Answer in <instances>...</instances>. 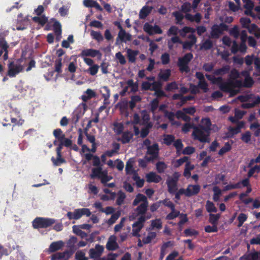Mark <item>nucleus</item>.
<instances>
[{"mask_svg":"<svg viewBox=\"0 0 260 260\" xmlns=\"http://www.w3.org/2000/svg\"><path fill=\"white\" fill-rule=\"evenodd\" d=\"M119 216H120V213L119 212H117V213L113 214L111 215L110 218H109L107 220V223L109 225H111V224H113L118 219Z\"/></svg>","mask_w":260,"mask_h":260,"instance_id":"53","label":"nucleus"},{"mask_svg":"<svg viewBox=\"0 0 260 260\" xmlns=\"http://www.w3.org/2000/svg\"><path fill=\"white\" fill-rule=\"evenodd\" d=\"M224 29L225 27L223 24L215 25L212 28L211 35L213 38H218Z\"/></svg>","mask_w":260,"mask_h":260,"instance_id":"17","label":"nucleus"},{"mask_svg":"<svg viewBox=\"0 0 260 260\" xmlns=\"http://www.w3.org/2000/svg\"><path fill=\"white\" fill-rule=\"evenodd\" d=\"M101 92L102 93L103 96L105 99H108L110 96V90L106 86L102 87L100 90Z\"/></svg>","mask_w":260,"mask_h":260,"instance_id":"62","label":"nucleus"},{"mask_svg":"<svg viewBox=\"0 0 260 260\" xmlns=\"http://www.w3.org/2000/svg\"><path fill=\"white\" fill-rule=\"evenodd\" d=\"M143 29L150 35L154 34H161L162 33V31L159 26L156 25L153 26L148 23H146L144 25Z\"/></svg>","mask_w":260,"mask_h":260,"instance_id":"11","label":"nucleus"},{"mask_svg":"<svg viewBox=\"0 0 260 260\" xmlns=\"http://www.w3.org/2000/svg\"><path fill=\"white\" fill-rule=\"evenodd\" d=\"M260 172V166L256 165L253 168H252L248 173V176L249 177L252 176V175L255 173H259Z\"/></svg>","mask_w":260,"mask_h":260,"instance_id":"64","label":"nucleus"},{"mask_svg":"<svg viewBox=\"0 0 260 260\" xmlns=\"http://www.w3.org/2000/svg\"><path fill=\"white\" fill-rule=\"evenodd\" d=\"M220 218L219 214H210L209 215V221L212 224L217 225V221Z\"/></svg>","mask_w":260,"mask_h":260,"instance_id":"56","label":"nucleus"},{"mask_svg":"<svg viewBox=\"0 0 260 260\" xmlns=\"http://www.w3.org/2000/svg\"><path fill=\"white\" fill-rule=\"evenodd\" d=\"M250 34L254 35L257 38H260V28L255 24L252 23L247 28Z\"/></svg>","mask_w":260,"mask_h":260,"instance_id":"32","label":"nucleus"},{"mask_svg":"<svg viewBox=\"0 0 260 260\" xmlns=\"http://www.w3.org/2000/svg\"><path fill=\"white\" fill-rule=\"evenodd\" d=\"M188 160V157L187 156H184L178 159L175 160L172 162V164L175 168H178L183 165L184 162L186 163Z\"/></svg>","mask_w":260,"mask_h":260,"instance_id":"36","label":"nucleus"},{"mask_svg":"<svg viewBox=\"0 0 260 260\" xmlns=\"http://www.w3.org/2000/svg\"><path fill=\"white\" fill-rule=\"evenodd\" d=\"M23 70V66L19 60L11 62L8 65V75L14 77Z\"/></svg>","mask_w":260,"mask_h":260,"instance_id":"5","label":"nucleus"},{"mask_svg":"<svg viewBox=\"0 0 260 260\" xmlns=\"http://www.w3.org/2000/svg\"><path fill=\"white\" fill-rule=\"evenodd\" d=\"M90 176L92 179L95 177L98 178L101 180V182L104 184L106 183L112 179L111 176L108 175V171L106 170H103L101 167L93 168Z\"/></svg>","mask_w":260,"mask_h":260,"instance_id":"1","label":"nucleus"},{"mask_svg":"<svg viewBox=\"0 0 260 260\" xmlns=\"http://www.w3.org/2000/svg\"><path fill=\"white\" fill-rule=\"evenodd\" d=\"M240 22L243 28H247L250 25V20L248 18H241L240 20Z\"/></svg>","mask_w":260,"mask_h":260,"instance_id":"58","label":"nucleus"},{"mask_svg":"<svg viewBox=\"0 0 260 260\" xmlns=\"http://www.w3.org/2000/svg\"><path fill=\"white\" fill-rule=\"evenodd\" d=\"M73 231L75 234L81 236L82 238H85L87 236V234L81 230V228L79 226H73Z\"/></svg>","mask_w":260,"mask_h":260,"instance_id":"42","label":"nucleus"},{"mask_svg":"<svg viewBox=\"0 0 260 260\" xmlns=\"http://www.w3.org/2000/svg\"><path fill=\"white\" fill-rule=\"evenodd\" d=\"M64 246V243L62 241H58L52 242L49 246L48 252L51 253L59 250Z\"/></svg>","mask_w":260,"mask_h":260,"instance_id":"19","label":"nucleus"},{"mask_svg":"<svg viewBox=\"0 0 260 260\" xmlns=\"http://www.w3.org/2000/svg\"><path fill=\"white\" fill-rule=\"evenodd\" d=\"M34 21L38 22L42 25H44L47 21V18L45 16H37L32 18Z\"/></svg>","mask_w":260,"mask_h":260,"instance_id":"50","label":"nucleus"},{"mask_svg":"<svg viewBox=\"0 0 260 260\" xmlns=\"http://www.w3.org/2000/svg\"><path fill=\"white\" fill-rule=\"evenodd\" d=\"M158 153V145L157 144H154L147 149V153L151 155L152 156L149 158L151 160L154 158L157 157Z\"/></svg>","mask_w":260,"mask_h":260,"instance_id":"25","label":"nucleus"},{"mask_svg":"<svg viewBox=\"0 0 260 260\" xmlns=\"http://www.w3.org/2000/svg\"><path fill=\"white\" fill-rule=\"evenodd\" d=\"M126 86L124 88L123 91L121 92V94L123 95L124 93L126 92L128 90V88L131 89V91L132 92H136L138 90V85L132 80H129L126 82Z\"/></svg>","mask_w":260,"mask_h":260,"instance_id":"27","label":"nucleus"},{"mask_svg":"<svg viewBox=\"0 0 260 260\" xmlns=\"http://www.w3.org/2000/svg\"><path fill=\"white\" fill-rule=\"evenodd\" d=\"M211 125L210 120L208 118H205L202 119L201 125L199 126L210 132L211 130Z\"/></svg>","mask_w":260,"mask_h":260,"instance_id":"30","label":"nucleus"},{"mask_svg":"<svg viewBox=\"0 0 260 260\" xmlns=\"http://www.w3.org/2000/svg\"><path fill=\"white\" fill-rule=\"evenodd\" d=\"M175 138L173 136L168 135L164 136V142L165 144L169 145L174 140Z\"/></svg>","mask_w":260,"mask_h":260,"instance_id":"63","label":"nucleus"},{"mask_svg":"<svg viewBox=\"0 0 260 260\" xmlns=\"http://www.w3.org/2000/svg\"><path fill=\"white\" fill-rule=\"evenodd\" d=\"M200 189L199 185H189L186 189L183 188L181 192H184V194L186 197H191L198 194Z\"/></svg>","mask_w":260,"mask_h":260,"instance_id":"9","label":"nucleus"},{"mask_svg":"<svg viewBox=\"0 0 260 260\" xmlns=\"http://www.w3.org/2000/svg\"><path fill=\"white\" fill-rule=\"evenodd\" d=\"M250 34L254 35L257 38H260V28L255 24L252 23L247 28Z\"/></svg>","mask_w":260,"mask_h":260,"instance_id":"31","label":"nucleus"},{"mask_svg":"<svg viewBox=\"0 0 260 260\" xmlns=\"http://www.w3.org/2000/svg\"><path fill=\"white\" fill-rule=\"evenodd\" d=\"M194 32V29L191 27H184L183 29L179 30L180 35L182 37H185L186 34L187 33H191L192 34L193 32Z\"/></svg>","mask_w":260,"mask_h":260,"instance_id":"49","label":"nucleus"},{"mask_svg":"<svg viewBox=\"0 0 260 260\" xmlns=\"http://www.w3.org/2000/svg\"><path fill=\"white\" fill-rule=\"evenodd\" d=\"M236 4H235L233 2H230L229 3V6L230 9L233 11H236V10H238L240 8V1L239 0H236L235 1Z\"/></svg>","mask_w":260,"mask_h":260,"instance_id":"57","label":"nucleus"},{"mask_svg":"<svg viewBox=\"0 0 260 260\" xmlns=\"http://www.w3.org/2000/svg\"><path fill=\"white\" fill-rule=\"evenodd\" d=\"M180 215L179 211L176 210L175 208L171 210V213H170L166 217L167 219L171 220L173 219Z\"/></svg>","mask_w":260,"mask_h":260,"instance_id":"48","label":"nucleus"},{"mask_svg":"<svg viewBox=\"0 0 260 260\" xmlns=\"http://www.w3.org/2000/svg\"><path fill=\"white\" fill-rule=\"evenodd\" d=\"M55 222L53 219L37 218L33 221V226L35 228H46Z\"/></svg>","mask_w":260,"mask_h":260,"instance_id":"6","label":"nucleus"},{"mask_svg":"<svg viewBox=\"0 0 260 260\" xmlns=\"http://www.w3.org/2000/svg\"><path fill=\"white\" fill-rule=\"evenodd\" d=\"M260 257V252H255L241 258V260H257Z\"/></svg>","mask_w":260,"mask_h":260,"instance_id":"35","label":"nucleus"},{"mask_svg":"<svg viewBox=\"0 0 260 260\" xmlns=\"http://www.w3.org/2000/svg\"><path fill=\"white\" fill-rule=\"evenodd\" d=\"M133 135L132 133L126 132L122 134L120 140L122 143H129L133 138Z\"/></svg>","mask_w":260,"mask_h":260,"instance_id":"33","label":"nucleus"},{"mask_svg":"<svg viewBox=\"0 0 260 260\" xmlns=\"http://www.w3.org/2000/svg\"><path fill=\"white\" fill-rule=\"evenodd\" d=\"M188 39L190 40L189 41L182 42L181 44H182L183 48L184 49H190L196 43L197 39L193 34L189 35Z\"/></svg>","mask_w":260,"mask_h":260,"instance_id":"21","label":"nucleus"},{"mask_svg":"<svg viewBox=\"0 0 260 260\" xmlns=\"http://www.w3.org/2000/svg\"><path fill=\"white\" fill-rule=\"evenodd\" d=\"M150 216L146 218L144 216H141L138 218V221L135 222L133 225L132 235L134 236L139 237V232L144 226V223L147 219L150 218Z\"/></svg>","mask_w":260,"mask_h":260,"instance_id":"7","label":"nucleus"},{"mask_svg":"<svg viewBox=\"0 0 260 260\" xmlns=\"http://www.w3.org/2000/svg\"><path fill=\"white\" fill-rule=\"evenodd\" d=\"M75 256L77 260H88V257L85 256V253L82 251H78Z\"/></svg>","mask_w":260,"mask_h":260,"instance_id":"61","label":"nucleus"},{"mask_svg":"<svg viewBox=\"0 0 260 260\" xmlns=\"http://www.w3.org/2000/svg\"><path fill=\"white\" fill-rule=\"evenodd\" d=\"M178 31L179 32L178 28L177 27L172 26L169 29L167 32V35L168 36H177Z\"/></svg>","mask_w":260,"mask_h":260,"instance_id":"60","label":"nucleus"},{"mask_svg":"<svg viewBox=\"0 0 260 260\" xmlns=\"http://www.w3.org/2000/svg\"><path fill=\"white\" fill-rule=\"evenodd\" d=\"M148 182L158 183L161 180V177L156 173L151 172L146 175Z\"/></svg>","mask_w":260,"mask_h":260,"instance_id":"18","label":"nucleus"},{"mask_svg":"<svg viewBox=\"0 0 260 260\" xmlns=\"http://www.w3.org/2000/svg\"><path fill=\"white\" fill-rule=\"evenodd\" d=\"M80 56L82 57H84L86 56L94 57L97 56L99 59H101L102 57V53L100 52V51L97 50L93 49H87L82 50V51L81 53Z\"/></svg>","mask_w":260,"mask_h":260,"instance_id":"13","label":"nucleus"},{"mask_svg":"<svg viewBox=\"0 0 260 260\" xmlns=\"http://www.w3.org/2000/svg\"><path fill=\"white\" fill-rule=\"evenodd\" d=\"M244 3V7L246 9L245 11V14L254 17V15L252 12V9L253 7V4L250 0H242Z\"/></svg>","mask_w":260,"mask_h":260,"instance_id":"20","label":"nucleus"},{"mask_svg":"<svg viewBox=\"0 0 260 260\" xmlns=\"http://www.w3.org/2000/svg\"><path fill=\"white\" fill-rule=\"evenodd\" d=\"M135 163L134 159L133 158H130L127 161L125 167L126 173L128 175H136V172L133 168L134 164Z\"/></svg>","mask_w":260,"mask_h":260,"instance_id":"23","label":"nucleus"},{"mask_svg":"<svg viewBox=\"0 0 260 260\" xmlns=\"http://www.w3.org/2000/svg\"><path fill=\"white\" fill-rule=\"evenodd\" d=\"M115 59L121 64H124L126 63L125 58L120 52H118L116 53Z\"/></svg>","mask_w":260,"mask_h":260,"instance_id":"52","label":"nucleus"},{"mask_svg":"<svg viewBox=\"0 0 260 260\" xmlns=\"http://www.w3.org/2000/svg\"><path fill=\"white\" fill-rule=\"evenodd\" d=\"M99 66L98 64H94L89 67L88 70V72L92 76H94L97 74L99 71Z\"/></svg>","mask_w":260,"mask_h":260,"instance_id":"59","label":"nucleus"},{"mask_svg":"<svg viewBox=\"0 0 260 260\" xmlns=\"http://www.w3.org/2000/svg\"><path fill=\"white\" fill-rule=\"evenodd\" d=\"M131 40V35L126 32L125 30L119 31L116 39V44H117L119 41L126 42L127 41H130Z\"/></svg>","mask_w":260,"mask_h":260,"instance_id":"14","label":"nucleus"},{"mask_svg":"<svg viewBox=\"0 0 260 260\" xmlns=\"http://www.w3.org/2000/svg\"><path fill=\"white\" fill-rule=\"evenodd\" d=\"M91 37L98 42H101L103 40V37L100 32L91 30L90 32Z\"/></svg>","mask_w":260,"mask_h":260,"instance_id":"51","label":"nucleus"},{"mask_svg":"<svg viewBox=\"0 0 260 260\" xmlns=\"http://www.w3.org/2000/svg\"><path fill=\"white\" fill-rule=\"evenodd\" d=\"M175 43L182 44V42L181 41L179 37L175 36H173L170 40L168 41V47L170 49H172L173 47V44Z\"/></svg>","mask_w":260,"mask_h":260,"instance_id":"39","label":"nucleus"},{"mask_svg":"<svg viewBox=\"0 0 260 260\" xmlns=\"http://www.w3.org/2000/svg\"><path fill=\"white\" fill-rule=\"evenodd\" d=\"M241 76H242L243 80H244V82H242V86L243 85L245 87H250L252 85L253 80L252 78L249 77L248 72L244 71L242 72Z\"/></svg>","mask_w":260,"mask_h":260,"instance_id":"22","label":"nucleus"},{"mask_svg":"<svg viewBox=\"0 0 260 260\" xmlns=\"http://www.w3.org/2000/svg\"><path fill=\"white\" fill-rule=\"evenodd\" d=\"M193 55L191 53L185 54L182 58H180L178 60V65L180 70L182 72H187L188 70L187 64L192 58Z\"/></svg>","mask_w":260,"mask_h":260,"instance_id":"8","label":"nucleus"},{"mask_svg":"<svg viewBox=\"0 0 260 260\" xmlns=\"http://www.w3.org/2000/svg\"><path fill=\"white\" fill-rule=\"evenodd\" d=\"M145 202H148L146 197L142 194H138L133 201V205L137 206L139 203H144Z\"/></svg>","mask_w":260,"mask_h":260,"instance_id":"34","label":"nucleus"},{"mask_svg":"<svg viewBox=\"0 0 260 260\" xmlns=\"http://www.w3.org/2000/svg\"><path fill=\"white\" fill-rule=\"evenodd\" d=\"M91 214V212L88 208H82L76 209L74 212H69L67 213V216L70 219L77 220L80 218L82 215L90 216Z\"/></svg>","mask_w":260,"mask_h":260,"instance_id":"4","label":"nucleus"},{"mask_svg":"<svg viewBox=\"0 0 260 260\" xmlns=\"http://www.w3.org/2000/svg\"><path fill=\"white\" fill-rule=\"evenodd\" d=\"M53 135L59 141H62L65 137L60 129H55L53 131Z\"/></svg>","mask_w":260,"mask_h":260,"instance_id":"44","label":"nucleus"},{"mask_svg":"<svg viewBox=\"0 0 260 260\" xmlns=\"http://www.w3.org/2000/svg\"><path fill=\"white\" fill-rule=\"evenodd\" d=\"M156 234L155 232H150L148 235L143 239V242L145 244H148L151 242L152 240L155 239Z\"/></svg>","mask_w":260,"mask_h":260,"instance_id":"47","label":"nucleus"},{"mask_svg":"<svg viewBox=\"0 0 260 260\" xmlns=\"http://www.w3.org/2000/svg\"><path fill=\"white\" fill-rule=\"evenodd\" d=\"M206 208L208 212H216L217 211L214 204L210 201H207Z\"/></svg>","mask_w":260,"mask_h":260,"instance_id":"43","label":"nucleus"},{"mask_svg":"<svg viewBox=\"0 0 260 260\" xmlns=\"http://www.w3.org/2000/svg\"><path fill=\"white\" fill-rule=\"evenodd\" d=\"M152 126V125L150 123L148 124L145 127L143 128L140 132L139 128L137 126H134V132L136 136H138L139 134L140 135V137L142 138H144L146 137L149 132V128H150Z\"/></svg>","mask_w":260,"mask_h":260,"instance_id":"16","label":"nucleus"},{"mask_svg":"<svg viewBox=\"0 0 260 260\" xmlns=\"http://www.w3.org/2000/svg\"><path fill=\"white\" fill-rule=\"evenodd\" d=\"M153 9L152 7L148 6H144L140 10L139 13V17L140 19L145 18L151 12Z\"/></svg>","mask_w":260,"mask_h":260,"instance_id":"29","label":"nucleus"},{"mask_svg":"<svg viewBox=\"0 0 260 260\" xmlns=\"http://www.w3.org/2000/svg\"><path fill=\"white\" fill-rule=\"evenodd\" d=\"M176 116L178 119L181 118L185 121H189L190 118L186 115V114L182 110L178 111L176 113Z\"/></svg>","mask_w":260,"mask_h":260,"instance_id":"40","label":"nucleus"},{"mask_svg":"<svg viewBox=\"0 0 260 260\" xmlns=\"http://www.w3.org/2000/svg\"><path fill=\"white\" fill-rule=\"evenodd\" d=\"M242 76L236 70H233L231 72L230 79L228 81V88L232 89L236 87H240L242 84Z\"/></svg>","mask_w":260,"mask_h":260,"instance_id":"2","label":"nucleus"},{"mask_svg":"<svg viewBox=\"0 0 260 260\" xmlns=\"http://www.w3.org/2000/svg\"><path fill=\"white\" fill-rule=\"evenodd\" d=\"M210 132L199 126L193 127L192 135L194 139L198 140L202 142H209Z\"/></svg>","mask_w":260,"mask_h":260,"instance_id":"3","label":"nucleus"},{"mask_svg":"<svg viewBox=\"0 0 260 260\" xmlns=\"http://www.w3.org/2000/svg\"><path fill=\"white\" fill-rule=\"evenodd\" d=\"M156 168L159 173H162L167 168V165L164 161H159L156 164Z\"/></svg>","mask_w":260,"mask_h":260,"instance_id":"37","label":"nucleus"},{"mask_svg":"<svg viewBox=\"0 0 260 260\" xmlns=\"http://www.w3.org/2000/svg\"><path fill=\"white\" fill-rule=\"evenodd\" d=\"M70 256L69 252L57 253L51 256V260H67Z\"/></svg>","mask_w":260,"mask_h":260,"instance_id":"28","label":"nucleus"},{"mask_svg":"<svg viewBox=\"0 0 260 260\" xmlns=\"http://www.w3.org/2000/svg\"><path fill=\"white\" fill-rule=\"evenodd\" d=\"M126 196L124 193L119 191L117 194L116 204L118 205H121L124 203V201L125 199Z\"/></svg>","mask_w":260,"mask_h":260,"instance_id":"41","label":"nucleus"},{"mask_svg":"<svg viewBox=\"0 0 260 260\" xmlns=\"http://www.w3.org/2000/svg\"><path fill=\"white\" fill-rule=\"evenodd\" d=\"M126 54L128 61L130 62H135L136 56L139 54V51L138 50H133L131 49H126Z\"/></svg>","mask_w":260,"mask_h":260,"instance_id":"24","label":"nucleus"},{"mask_svg":"<svg viewBox=\"0 0 260 260\" xmlns=\"http://www.w3.org/2000/svg\"><path fill=\"white\" fill-rule=\"evenodd\" d=\"M148 206V202H145L144 203H141L139 206H138L135 210V214L136 215H133L129 216L130 220H132L135 219L137 216L139 215L144 216V214L146 212L147 207Z\"/></svg>","mask_w":260,"mask_h":260,"instance_id":"12","label":"nucleus"},{"mask_svg":"<svg viewBox=\"0 0 260 260\" xmlns=\"http://www.w3.org/2000/svg\"><path fill=\"white\" fill-rule=\"evenodd\" d=\"M53 30L56 35V39L59 40L61 33V25L58 22H55L53 25Z\"/></svg>","mask_w":260,"mask_h":260,"instance_id":"38","label":"nucleus"},{"mask_svg":"<svg viewBox=\"0 0 260 260\" xmlns=\"http://www.w3.org/2000/svg\"><path fill=\"white\" fill-rule=\"evenodd\" d=\"M151 225L153 229L159 230L162 228V222L160 219H156L151 221Z\"/></svg>","mask_w":260,"mask_h":260,"instance_id":"45","label":"nucleus"},{"mask_svg":"<svg viewBox=\"0 0 260 260\" xmlns=\"http://www.w3.org/2000/svg\"><path fill=\"white\" fill-rule=\"evenodd\" d=\"M247 215L244 213H240L237 218V219L238 220V226L241 227L243 224V223L247 220Z\"/></svg>","mask_w":260,"mask_h":260,"instance_id":"54","label":"nucleus"},{"mask_svg":"<svg viewBox=\"0 0 260 260\" xmlns=\"http://www.w3.org/2000/svg\"><path fill=\"white\" fill-rule=\"evenodd\" d=\"M168 191L170 193H174L177 190V182L172 179L168 178L166 181Z\"/></svg>","mask_w":260,"mask_h":260,"instance_id":"26","label":"nucleus"},{"mask_svg":"<svg viewBox=\"0 0 260 260\" xmlns=\"http://www.w3.org/2000/svg\"><path fill=\"white\" fill-rule=\"evenodd\" d=\"M213 191L214 196L213 199L215 201H218L219 199L220 196L221 194V190L217 186H215L213 188Z\"/></svg>","mask_w":260,"mask_h":260,"instance_id":"55","label":"nucleus"},{"mask_svg":"<svg viewBox=\"0 0 260 260\" xmlns=\"http://www.w3.org/2000/svg\"><path fill=\"white\" fill-rule=\"evenodd\" d=\"M106 248L109 250H114L118 248V245L116 242V237L111 235L108 238L106 245Z\"/></svg>","mask_w":260,"mask_h":260,"instance_id":"15","label":"nucleus"},{"mask_svg":"<svg viewBox=\"0 0 260 260\" xmlns=\"http://www.w3.org/2000/svg\"><path fill=\"white\" fill-rule=\"evenodd\" d=\"M104 250L103 246L96 244L94 248L89 249V255L91 258H96L100 257L103 254Z\"/></svg>","mask_w":260,"mask_h":260,"instance_id":"10","label":"nucleus"},{"mask_svg":"<svg viewBox=\"0 0 260 260\" xmlns=\"http://www.w3.org/2000/svg\"><path fill=\"white\" fill-rule=\"evenodd\" d=\"M171 75V71L170 70L167 69L162 70L160 72L159 76L164 80H167Z\"/></svg>","mask_w":260,"mask_h":260,"instance_id":"46","label":"nucleus"}]
</instances>
